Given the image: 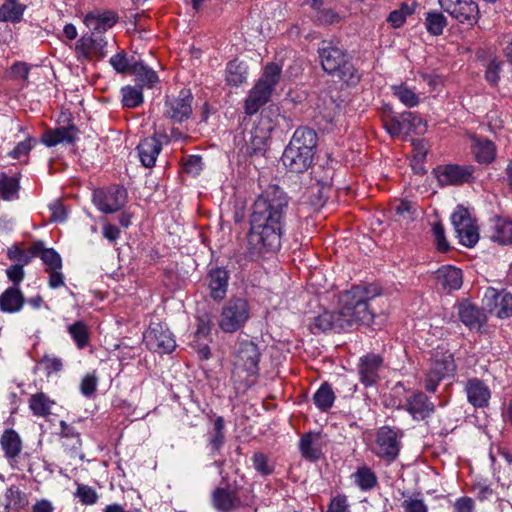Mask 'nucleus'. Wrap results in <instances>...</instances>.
<instances>
[{
	"mask_svg": "<svg viewBox=\"0 0 512 512\" xmlns=\"http://www.w3.org/2000/svg\"><path fill=\"white\" fill-rule=\"evenodd\" d=\"M287 210V194L278 186L268 187L257 197L250 216L248 235L252 253L263 254L280 249Z\"/></svg>",
	"mask_w": 512,
	"mask_h": 512,
	"instance_id": "nucleus-1",
	"label": "nucleus"
},
{
	"mask_svg": "<svg viewBox=\"0 0 512 512\" xmlns=\"http://www.w3.org/2000/svg\"><path fill=\"white\" fill-rule=\"evenodd\" d=\"M380 294L376 286H354L339 298L338 311H325L313 320L310 326L314 334L333 331L350 332L362 325H369L374 318L369 301Z\"/></svg>",
	"mask_w": 512,
	"mask_h": 512,
	"instance_id": "nucleus-2",
	"label": "nucleus"
},
{
	"mask_svg": "<svg viewBox=\"0 0 512 512\" xmlns=\"http://www.w3.org/2000/svg\"><path fill=\"white\" fill-rule=\"evenodd\" d=\"M318 137L308 127L297 128L282 155L283 165L293 173H303L312 165Z\"/></svg>",
	"mask_w": 512,
	"mask_h": 512,
	"instance_id": "nucleus-3",
	"label": "nucleus"
},
{
	"mask_svg": "<svg viewBox=\"0 0 512 512\" xmlns=\"http://www.w3.org/2000/svg\"><path fill=\"white\" fill-rule=\"evenodd\" d=\"M318 53L321 66L325 72L336 75L347 85H356L360 81V74L352 64L346 50L323 41Z\"/></svg>",
	"mask_w": 512,
	"mask_h": 512,
	"instance_id": "nucleus-4",
	"label": "nucleus"
},
{
	"mask_svg": "<svg viewBox=\"0 0 512 512\" xmlns=\"http://www.w3.org/2000/svg\"><path fill=\"white\" fill-rule=\"evenodd\" d=\"M281 67L276 63H268L260 79L249 91L245 99L244 110L247 115H253L265 105L274 90L275 85L280 80Z\"/></svg>",
	"mask_w": 512,
	"mask_h": 512,
	"instance_id": "nucleus-5",
	"label": "nucleus"
},
{
	"mask_svg": "<svg viewBox=\"0 0 512 512\" xmlns=\"http://www.w3.org/2000/svg\"><path fill=\"white\" fill-rule=\"evenodd\" d=\"M261 353L258 346L250 340H240L233 355V376L241 381H247L259 372Z\"/></svg>",
	"mask_w": 512,
	"mask_h": 512,
	"instance_id": "nucleus-6",
	"label": "nucleus"
},
{
	"mask_svg": "<svg viewBox=\"0 0 512 512\" xmlns=\"http://www.w3.org/2000/svg\"><path fill=\"white\" fill-rule=\"evenodd\" d=\"M456 370L453 355L443 349H436L430 359L429 367L425 372L424 387L434 393L440 382L452 377Z\"/></svg>",
	"mask_w": 512,
	"mask_h": 512,
	"instance_id": "nucleus-7",
	"label": "nucleus"
},
{
	"mask_svg": "<svg viewBox=\"0 0 512 512\" xmlns=\"http://www.w3.org/2000/svg\"><path fill=\"white\" fill-rule=\"evenodd\" d=\"M250 318V305L244 298L230 299L221 310L219 327L225 333H234Z\"/></svg>",
	"mask_w": 512,
	"mask_h": 512,
	"instance_id": "nucleus-8",
	"label": "nucleus"
},
{
	"mask_svg": "<svg viewBox=\"0 0 512 512\" xmlns=\"http://www.w3.org/2000/svg\"><path fill=\"white\" fill-rule=\"evenodd\" d=\"M451 222L460 244L466 247H474L479 241V228L477 220L472 218L470 211L458 206L451 215Z\"/></svg>",
	"mask_w": 512,
	"mask_h": 512,
	"instance_id": "nucleus-9",
	"label": "nucleus"
},
{
	"mask_svg": "<svg viewBox=\"0 0 512 512\" xmlns=\"http://www.w3.org/2000/svg\"><path fill=\"white\" fill-rule=\"evenodd\" d=\"M127 190L120 185L97 189L92 201L99 211L110 214L119 211L127 202Z\"/></svg>",
	"mask_w": 512,
	"mask_h": 512,
	"instance_id": "nucleus-10",
	"label": "nucleus"
},
{
	"mask_svg": "<svg viewBox=\"0 0 512 512\" xmlns=\"http://www.w3.org/2000/svg\"><path fill=\"white\" fill-rule=\"evenodd\" d=\"M193 95L190 90L182 89L177 96H167L163 115L172 123H183L192 115Z\"/></svg>",
	"mask_w": 512,
	"mask_h": 512,
	"instance_id": "nucleus-11",
	"label": "nucleus"
},
{
	"mask_svg": "<svg viewBox=\"0 0 512 512\" xmlns=\"http://www.w3.org/2000/svg\"><path fill=\"white\" fill-rule=\"evenodd\" d=\"M107 40L102 35H83L75 44L76 58L81 61L102 59L106 56Z\"/></svg>",
	"mask_w": 512,
	"mask_h": 512,
	"instance_id": "nucleus-12",
	"label": "nucleus"
},
{
	"mask_svg": "<svg viewBox=\"0 0 512 512\" xmlns=\"http://www.w3.org/2000/svg\"><path fill=\"white\" fill-rule=\"evenodd\" d=\"M483 301L482 312L501 319L512 316V294L489 287Z\"/></svg>",
	"mask_w": 512,
	"mask_h": 512,
	"instance_id": "nucleus-13",
	"label": "nucleus"
},
{
	"mask_svg": "<svg viewBox=\"0 0 512 512\" xmlns=\"http://www.w3.org/2000/svg\"><path fill=\"white\" fill-rule=\"evenodd\" d=\"M146 346L159 354L171 353L176 347L172 332L164 325L156 323L144 333Z\"/></svg>",
	"mask_w": 512,
	"mask_h": 512,
	"instance_id": "nucleus-14",
	"label": "nucleus"
},
{
	"mask_svg": "<svg viewBox=\"0 0 512 512\" xmlns=\"http://www.w3.org/2000/svg\"><path fill=\"white\" fill-rule=\"evenodd\" d=\"M440 7L460 23H477L479 7L472 0H438Z\"/></svg>",
	"mask_w": 512,
	"mask_h": 512,
	"instance_id": "nucleus-15",
	"label": "nucleus"
},
{
	"mask_svg": "<svg viewBox=\"0 0 512 512\" xmlns=\"http://www.w3.org/2000/svg\"><path fill=\"white\" fill-rule=\"evenodd\" d=\"M433 172L439 185L448 186L468 182L474 169L471 166L446 164L437 166Z\"/></svg>",
	"mask_w": 512,
	"mask_h": 512,
	"instance_id": "nucleus-16",
	"label": "nucleus"
},
{
	"mask_svg": "<svg viewBox=\"0 0 512 512\" xmlns=\"http://www.w3.org/2000/svg\"><path fill=\"white\" fill-rule=\"evenodd\" d=\"M399 450L400 445L396 431L387 426L381 427L377 432L374 453L380 458L393 461Z\"/></svg>",
	"mask_w": 512,
	"mask_h": 512,
	"instance_id": "nucleus-17",
	"label": "nucleus"
},
{
	"mask_svg": "<svg viewBox=\"0 0 512 512\" xmlns=\"http://www.w3.org/2000/svg\"><path fill=\"white\" fill-rule=\"evenodd\" d=\"M403 408L412 416L414 420L417 421L425 420L435 411L434 404L422 391L412 392V394L406 398V402Z\"/></svg>",
	"mask_w": 512,
	"mask_h": 512,
	"instance_id": "nucleus-18",
	"label": "nucleus"
},
{
	"mask_svg": "<svg viewBox=\"0 0 512 512\" xmlns=\"http://www.w3.org/2000/svg\"><path fill=\"white\" fill-rule=\"evenodd\" d=\"M436 286L446 292L451 293L459 290L463 284L462 271L454 266L445 265L435 272Z\"/></svg>",
	"mask_w": 512,
	"mask_h": 512,
	"instance_id": "nucleus-19",
	"label": "nucleus"
},
{
	"mask_svg": "<svg viewBox=\"0 0 512 512\" xmlns=\"http://www.w3.org/2000/svg\"><path fill=\"white\" fill-rule=\"evenodd\" d=\"M324 446V438L320 432H309L301 436L299 451L303 458L309 461H317L321 458Z\"/></svg>",
	"mask_w": 512,
	"mask_h": 512,
	"instance_id": "nucleus-20",
	"label": "nucleus"
},
{
	"mask_svg": "<svg viewBox=\"0 0 512 512\" xmlns=\"http://www.w3.org/2000/svg\"><path fill=\"white\" fill-rule=\"evenodd\" d=\"M382 365V358L376 354H367L360 358L359 375L365 386H372L378 380V371Z\"/></svg>",
	"mask_w": 512,
	"mask_h": 512,
	"instance_id": "nucleus-21",
	"label": "nucleus"
},
{
	"mask_svg": "<svg viewBox=\"0 0 512 512\" xmlns=\"http://www.w3.org/2000/svg\"><path fill=\"white\" fill-rule=\"evenodd\" d=\"M212 506L218 512H232L243 504L234 491L225 488H216L211 495Z\"/></svg>",
	"mask_w": 512,
	"mask_h": 512,
	"instance_id": "nucleus-22",
	"label": "nucleus"
},
{
	"mask_svg": "<svg viewBox=\"0 0 512 512\" xmlns=\"http://www.w3.org/2000/svg\"><path fill=\"white\" fill-rule=\"evenodd\" d=\"M117 22V16L112 11L103 13H89L84 19L86 27L92 34L100 35L101 33L112 28Z\"/></svg>",
	"mask_w": 512,
	"mask_h": 512,
	"instance_id": "nucleus-23",
	"label": "nucleus"
},
{
	"mask_svg": "<svg viewBox=\"0 0 512 512\" xmlns=\"http://www.w3.org/2000/svg\"><path fill=\"white\" fill-rule=\"evenodd\" d=\"M229 274L223 268L211 269L208 273L210 296L214 300H222L227 293Z\"/></svg>",
	"mask_w": 512,
	"mask_h": 512,
	"instance_id": "nucleus-24",
	"label": "nucleus"
},
{
	"mask_svg": "<svg viewBox=\"0 0 512 512\" xmlns=\"http://www.w3.org/2000/svg\"><path fill=\"white\" fill-rule=\"evenodd\" d=\"M490 239L502 245L512 244V220L495 216L490 227Z\"/></svg>",
	"mask_w": 512,
	"mask_h": 512,
	"instance_id": "nucleus-25",
	"label": "nucleus"
},
{
	"mask_svg": "<svg viewBox=\"0 0 512 512\" xmlns=\"http://www.w3.org/2000/svg\"><path fill=\"white\" fill-rule=\"evenodd\" d=\"M137 151L142 165L151 168L160 154L161 143L155 137H148L138 144Z\"/></svg>",
	"mask_w": 512,
	"mask_h": 512,
	"instance_id": "nucleus-26",
	"label": "nucleus"
},
{
	"mask_svg": "<svg viewBox=\"0 0 512 512\" xmlns=\"http://www.w3.org/2000/svg\"><path fill=\"white\" fill-rule=\"evenodd\" d=\"M28 505V499L18 487L10 486L6 489L1 500L0 512H18Z\"/></svg>",
	"mask_w": 512,
	"mask_h": 512,
	"instance_id": "nucleus-27",
	"label": "nucleus"
},
{
	"mask_svg": "<svg viewBox=\"0 0 512 512\" xmlns=\"http://www.w3.org/2000/svg\"><path fill=\"white\" fill-rule=\"evenodd\" d=\"M76 127L69 125L49 130L42 135L41 141L47 147H54L61 143L71 144L75 141Z\"/></svg>",
	"mask_w": 512,
	"mask_h": 512,
	"instance_id": "nucleus-28",
	"label": "nucleus"
},
{
	"mask_svg": "<svg viewBox=\"0 0 512 512\" xmlns=\"http://www.w3.org/2000/svg\"><path fill=\"white\" fill-rule=\"evenodd\" d=\"M23 304L24 296L19 287H9L0 296V310L3 312H19Z\"/></svg>",
	"mask_w": 512,
	"mask_h": 512,
	"instance_id": "nucleus-29",
	"label": "nucleus"
},
{
	"mask_svg": "<svg viewBox=\"0 0 512 512\" xmlns=\"http://www.w3.org/2000/svg\"><path fill=\"white\" fill-rule=\"evenodd\" d=\"M248 76V66L245 62L237 59L228 62L225 70V80L230 86H240L246 82Z\"/></svg>",
	"mask_w": 512,
	"mask_h": 512,
	"instance_id": "nucleus-30",
	"label": "nucleus"
},
{
	"mask_svg": "<svg viewBox=\"0 0 512 512\" xmlns=\"http://www.w3.org/2000/svg\"><path fill=\"white\" fill-rule=\"evenodd\" d=\"M27 6L19 0H5L0 6V22L18 23Z\"/></svg>",
	"mask_w": 512,
	"mask_h": 512,
	"instance_id": "nucleus-31",
	"label": "nucleus"
},
{
	"mask_svg": "<svg viewBox=\"0 0 512 512\" xmlns=\"http://www.w3.org/2000/svg\"><path fill=\"white\" fill-rule=\"evenodd\" d=\"M1 448L9 459L16 458L22 450V441L19 434L13 429H6L0 439Z\"/></svg>",
	"mask_w": 512,
	"mask_h": 512,
	"instance_id": "nucleus-32",
	"label": "nucleus"
},
{
	"mask_svg": "<svg viewBox=\"0 0 512 512\" xmlns=\"http://www.w3.org/2000/svg\"><path fill=\"white\" fill-rule=\"evenodd\" d=\"M29 409L34 416L46 418L51 414L55 401L43 392L32 394L29 398Z\"/></svg>",
	"mask_w": 512,
	"mask_h": 512,
	"instance_id": "nucleus-33",
	"label": "nucleus"
},
{
	"mask_svg": "<svg viewBox=\"0 0 512 512\" xmlns=\"http://www.w3.org/2000/svg\"><path fill=\"white\" fill-rule=\"evenodd\" d=\"M131 73L135 75L141 88H151L159 81L157 73L142 61H134L131 64Z\"/></svg>",
	"mask_w": 512,
	"mask_h": 512,
	"instance_id": "nucleus-34",
	"label": "nucleus"
},
{
	"mask_svg": "<svg viewBox=\"0 0 512 512\" xmlns=\"http://www.w3.org/2000/svg\"><path fill=\"white\" fill-rule=\"evenodd\" d=\"M20 190L19 178L0 173V198L5 201L18 199Z\"/></svg>",
	"mask_w": 512,
	"mask_h": 512,
	"instance_id": "nucleus-35",
	"label": "nucleus"
},
{
	"mask_svg": "<svg viewBox=\"0 0 512 512\" xmlns=\"http://www.w3.org/2000/svg\"><path fill=\"white\" fill-rule=\"evenodd\" d=\"M460 320L470 329H480V311L469 301H463L458 306Z\"/></svg>",
	"mask_w": 512,
	"mask_h": 512,
	"instance_id": "nucleus-36",
	"label": "nucleus"
},
{
	"mask_svg": "<svg viewBox=\"0 0 512 512\" xmlns=\"http://www.w3.org/2000/svg\"><path fill=\"white\" fill-rule=\"evenodd\" d=\"M67 331L78 349H84L90 342V330L84 321H76L67 327Z\"/></svg>",
	"mask_w": 512,
	"mask_h": 512,
	"instance_id": "nucleus-37",
	"label": "nucleus"
},
{
	"mask_svg": "<svg viewBox=\"0 0 512 512\" xmlns=\"http://www.w3.org/2000/svg\"><path fill=\"white\" fill-rule=\"evenodd\" d=\"M335 401V395L332 387L328 383H323L313 395V402L321 411L329 410Z\"/></svg>",
	"mask_w": 512,
	"mask_h": 512,
	"instance_id": "nucleus-38",
	"label": "nucleus"
},
{
	"mask_svg": "<svg viewBox=\"0 0 512 512\" xmlns=\"http://www.w3.org/2000/svg\"><path fill=\"white\" fill-rule=\"evenodd\" d=\"M352 477L355 484L363 491L371 490L377 485L375 473L367 466L359 467Z\"/></svg>",
	"mask_w": 512,
	"mask_h": 512,
	"instance_id": "nucleus-39",
	"label": "nucleus"
},
{
	"mask_svg": "<svg viewBox=\"0 0 512 512\" xmlns=\"http://www.w3.org/2000/svg\"><path fill=\"white\" fill-rule=\"evenodd\" d=\"M393 94L406 107L412 108L420 103L419 95L406 84L392 86Z\"/></svg>",
	"mask_w": 512,
	"mask_h": 512,
	"instance_id": "nucleus-40",
	"label": "nucleus"
},
{
	"mask_svg": "<svg viewBox=\"0 0 512 512\" xmlns=\"http://www.w3.org/2000/svg\"><path fill=\"white\" fill-rule=\"evenodd\" d=\"M38 247L37 257L47 266V269H61L62 260L60 255L52 248H44L41 242H36Z\"/></svg>",
	"mask_w": 512,
	"mask_h": 512,
	"instance_id": "nucleus-41",
	"label": "nucleus"
},
{
	"mask_svg": "<svg viewBox=\"0 0 512 512\" xmlns=\"http://www.w3.org/2000/svg\"><path fill=\"white\" fill-rule=\"evenodd\" d=\"M38 247L35 246V243L28 249V251H24L16 245H13L7 250V257L12 261H18L17 265H22L23 267L30 263V261L37 257Z\"/></svg>",
	"mask_w": 512,
	"mask_h": 512,
	"instance_id": "nucleus-42",
	"label": "nucleus"
},
{
	"mask_svg": "<svg viewBox=\"0 0 512 512\" xmlns=\"http://www.w3.org/2000/svg\"><path fill=\"white\" fill-rule=\"evenodd\" d=\"M447 25L446 17L437 11L428 12L425 19V27L429 34L439 36Z\"/></svg>",
	"mask_w": 512,
	"mask_h": 512,
	"instance_id": "nucleus-43",
	"label": "nucleus"
},
{
	"mask_svg": "<svg viewBox=\"0 0 512 512\" xmlns=\"http://www.w3.org/2000/svg\"><path fill=\"white\" fill-rule=\"evenodd\" d=\"M315 10L314 22L318 25H333L340 23L343 16L332 8H313Z\"/></svg>",
	"mask_w": 512,
	"mask_h": 512,
	"instance_id": "nucleus-44",
	"label": "nucleus"
},
{
	"mask_svg": "<svg viewBox=\"0 0 512 512\" xmlns=\"http://www.w3.org/2000/svg\"><path fill=\"white\" fill-rule=\"evenodd\" d=\"M76 486L74 496L82 505L91 506L98 502L99 495L94 488L80 483H76Z\"/></svg>",
	"mask_w": 512,
	"mask_h": 512,
	"instance_id": "nucleus-45",
	"label": "nucleus"
},
{
	"mask_svg": "<svg viewBox=\"0 0 512 512\" xmlns=\"http://www.w3.org/2000/svg\"><path fill=\"white\" fill-rule=\"evenodd\" d=\"M122 103L125 107L134 108L142 104L143 93L141 88L125 86L121 89Z\"/></svg>",
	"mask_w": 512,
	"mask_h": 512,
	"instance_id": "nucleus-46",
	"label": "nucleus"
},
{
	"mask_svg": "<svg viewBox=\"0 0 512 512\" xmlns=\"http://www.w3.org/2000/svg\"><path fill=\"white\" fill-rule=\"evenodd\" d=\"M224 442V419L219 416L214 421V433L210 436L209 445L213 451H219Z\"/></svg>",
	"mask_w": 512,
	"mask_h": 512,
	"instance_id": "nucleus-47",
	"label": "nucleus"
},
{
	"mask_svg": "<svg viewBox=\"0 0 512 512\" xmlns=\"http://www.w3.org/2000/svg\"><path fill=\"white\" fill-rule=\"evenodd\" d=\"M254 469L263 476H268L274 471V464L269 460L268 456L261 452H257L252 456Z\"/></svg>",
	"mask_w": 512,
	"mask_h": 512,
	"instance_id": "nucleus-48",
	"label": "nucleus"
},
{
	"mask_svg": "<svg viewBox=\"0 0 512 512\" xmlns=\"http://www.w3.org/2000/svg\"><path fill=\"white\" fill-rule=\"evenodd\" d=\"M401 507L404 512H428V506L419 494L406 497L402 501Z\"/></svg>",
	"mask_w": 512,
	"mask_h": 512,
	"instance_id": "nucleus-49",
	"label": "nucleus"
},
{
	"mask_svg": "<svg viewBox=\"0 0 512 512\" xmlns=\"http://www.w3.org/2000/svg\"><path fill=\"white\" fill-rule=\"evenodd\" d=\"M36 144V140L31 136H26L24 140L20 141L9 153L8 156L12 159H21L27 156Z\"/></svg>",
	"mask_w": 512,
	"mask_h": 512,
	"instance_id": "nucleus-50",
	"label": "nucleus"
},
{
	"mask_svg": "<svg viewBox=\"0 0 512 512\" xmlns=\"http://www.w3.org/2000/svg\"><path fill=\"white\" fill-rule=\"evenodd\" d=\"M402 119H404L406 126V133L416 132L423 133L425 131V124L423 119L412 112L402 113Z\"/></svg>",
	"mask_w": 512,
	"mask_h": 512,
	"instance_id": "nucleus-51",
	"label": "nucleus"
},
{
	"mask_svg": "<svg viewBox=\"0 0 512 512\" xmlns=\"http://www.w3.org/2000/svg\"><path fill=\"white\" fill-rule=\"evenodd\" d=\"M467 399L474 408L480 407V380L470 379L465 387Z\"/></svg>",
	"mask_w": 512,
	"mask_h": 512,
	"instance_id": "nucleus-52",
	"label": "nucleus"
},
{
	"mask_svg": "<svg viewBox=\"0 0 512 512\" xmlns=\"http://www.w3.org/2000/svg\"><path fill=\"white\" fill-rule=\"evenodd\" d=\"M411 13L412 10L408 7V5L403 4L400 9L394 10L389 14L388 22L392 25V27L399 28L404 24L407 15Z\"/></svg>",
	"mask_w": 512,
	"mask_h": 512,
	"instance_id": "nucleus-53",
	"label": "nucleus"
},
{
	"mask_svg": "<svg viewBox=\"0 0 512 512\" xmlns=\"http://www.w3.org/2000/svg\"><path fill=\"white\" fill-rule=\"evenodd\" d=\"M110 65L113 67V69L118 73H124L128 69L131 70V64L133 62H130L127 58V55L125 52L121 51L115 55H113L109 60Z\"/></svg>",
	"mask_w": 512,
	"mask_h": 512,
	"instance_id": "nucleus-54",
	"label": "nucleus"
},
{
	"mask_svg": "<svg viewBox=\"0 0 512 512\" xmlns=\"http://www.w3.org/2000/svg\"><path fill=\"white\" fill-rule=\"evenodd\" d=\"M501 64V61L494 59L486 68L485 79L492 87H496L498 85V81L500 79L499 73L501 70Z\"/></svg>",
	"mask_w": 512,
	"mask_h": 512,
	"instance_id": "nucleus-55",
	"label": "nucleus"
},
{
	"mask_svg": "<svg viewBox=\"0 0 512 512\" xmlns=\"http://www.w3.org/2000/svg\"><path fill=\"white\" fill-rule=\"evenodd\" d=\"M497 147L491 140L482 139V165H488L496 159Z\"/></svg>",
	"mask_w": 512,
	"mask_h": 512,
	"instance_id": "nucleus-56",
	"label": "nucleus"
},
{
	"mask_svg": "<svg viewBox=\"0 0 512 512\" xmlns=\"http://www.w3.org/2000/svg\"><path fill=\"white\" fill-rule=\"evenodd\" d=\"M385 128L391 136H399L402 133H406V126L402 114L399 118H391L385 122Z\"/></svg>",
	"mask_w": 512,
	"mask_h": 512,
	"instance_id": "nucleus-57",
	"label": "nucleus"
},
{
	"mask_svg": "<svg viewBox=\"0 0 512 512\" xmlns=\"http://www.w3.org/2000/svg\"><path fill=\"white\" fill-rule=\"evenodd\" d=\"M97 377L93 374H87L83 377L80 384V391L85 397L92 396L97 389Z\"/></svg>",
	"mask_w": 512,
	"mask_h": 512,
	"instance_id": "nucleus-58",
	"label": "nucleus"
},
{
	"mask_svg": "<svg viewBox=\"0 0 512 512\" xmlns=\"http://www.w3.org/2000/svg\"><path fill=\"white\" fill-rule=\"evenodd\" d=\"M412 205L408 201H401L395 206V214L399 222L408 223L413 219L411 212Z\"/></svg>",
	"mask_w": 512,
	"mask_h": 512,
	"instance_id": "nucleus-59",
	"label": "nucleus"
},
{
	"mask_svg": "<svg viewBox=\"0 0 512 512\" xmlns=\"http://www.w3.org/2000/svg\"><path fill=\"white\" fill-rule=\"evenodd\" d=\"M51 211L50 221L52 222H64L67 218V211L63 204L56 200L49 205Z\"/></svg>",
	"mask_w": 512,
	"mask_h": 512,
	"instance_id": "nucleus-60",
	"label": "nucleus"
},
{
	"mask_svg": "<svg viewBox=\"0 0 512 512\" xmlns=\"http://www.w3.org/2000/svg\"><path fill=\"white\" fill-rule=\"evenodd\" d=\"M30 66L25 62H16L11 67V76L14 79L28 81Z\"/></svg>",
	"mask_w": 512,
	"mask_h": 512,
	"instance_id": "nucleus-61",
	"label": "nucleus"
},
{
	"mask_svg": "<svg viewBox=\"0 0 512 512\" xmlns=\"http://www.w3.org/2000/svg\"><path fill=\"white\" fill-rule=\"evenodd\" d=\"M327 512H350L345 495H337L331 499Z\"/></svg>",
	"mask_w": 512,
	"mask_h": 512,
	"instance_id": "nucleus-62",
	"label": "nucleus"
},
{
	"mask_svg": "<svg viewBox=\"0 0 512 512\" xmlns=\"http://www.w3.org/2000/svg\"><path fill=\"white\" fill-rule=\"evenodd\" d=\"M8 279L14 284L12 287H19L23 281L25 273L22 265H12L6 270Z\"/></svg>",
	"mask_w": 512,
	"mask_h": 512,
	"instance_id": "nucleus-63",
	"label": "nucleus"
},
{
	"mask_svg": "<svg viewBox=\"0 0 512 512\" xmlns=\"http://www.w3.org/2000/svg\"><path fill=\"white\" fill-rule=\"evenodd\" d=\"M474 501L469 497H462L454 503L453 512H473Z\"/></svg>",
	"mask_w": 512,
	"mask_h": 512,
	"instance_id": "nucleus-64",
	"label": "nucleus"
}]
</instances>
